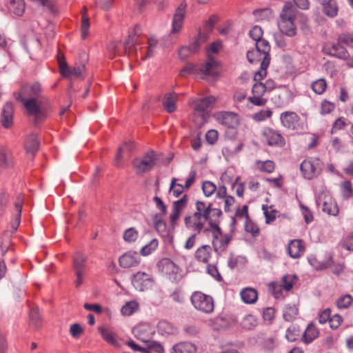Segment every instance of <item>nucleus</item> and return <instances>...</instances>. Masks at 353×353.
Listing matches in <instances>:
<instances>
[{"label": "nucleus", "mask_w": 353, "mask_h": 353, "mask_svg": "<svg viewBox=\"0 0 353 353\" xmlns=\"http://www.w3.org/2000/svg\"><path fill=\"white\" fill-rule=\"evenodd\" d=\"M196 212L190 216L185 219L187 227L201 231L203 228L205 221H209L210 229L215 230L219 232L218 225L219 219L222 214L221 210L212 208V204L206 205L204 202L197 201L196 203ZM206 231L208 229L205 230Z\"/></svg>", "instance_id": "nucleus-1"}, {"label": "nucleus", "mask_w": 353, "mask_h": 353, "mask_svg": "<svg viewBox=\"0 0 353 353\" xmlns=\"http://www.w3.org/2000/svg\"><path fill=\"white\" fill-rule=\"evenodd\" d=\"M296 10L291 2H287L282 8L277 21L279 28L282 34L292 37L296 34L294 24Z\"/></svg>", "instance_id": "nucleus-2"}, {"label": "nucleus", "mask_w": 353, "mask_h": 353, "mask_svg": "<svg viewBox=\"0 0 353 353\" xmlns=\"http://www.w3.org/2000/svg\"><path fill=\"white\" fill-rule=\"evenodd\" d=\"M217 19L218 17L216 15H212L208 20L205 21L202 28L199 29L198 39L195 41L194 46L192 47V49L190 50L188 47H182L179 52H178V54L182 58H184L188 56L189 54L194 52L202 43H204L208 39Z\"/></svg>", "instance_id": "nucleus-3"}, {"label": "nucleus", "mask_w": 353, "mask_h": 353, "mask_svg": "<svg viewBox=\"0 0 353 353\" xmlns=\"http://www.w3.org/2000/svg\"><path fill=\"white\" fill-rule=\"evenodd\" d=\"M256 52L263 54V58L261 63V68L257 71L254 77L256 81H260L267 74V68L270 63V46L268 41L261 39L256 41Z\"/></svg>", "instance_id": "nucleus-4"}, {"label": "nucleus", "mask_w": 353, "mask_h": 353, "mask_svg": "<svg viewBox=\"0 0 353 353\" xmlns=\"http://www.w3.org/2000/svg\"><path fill=\"white\" fill-rule=\"evenodd\" d=\"M191 301L194 307L206 314L214 311V303L212 296L201 292H194L191 296Z\"/></svg>", "instance_id": "nucleus-5"}, {"label": "nucleus", "mask_w": 353, "mask_h": 353, "mask_svg": "<svg viewBox=\"0 0 353 353\" xmlns=\"http://www.w3.org/2000/svg\"><path fill=\"white\" fill-rule=\"evenodd\" d=\"M281 125L293 131H302L305 129V124L301 117L293 111H285L280 114Z\"/></svg>", "instance_id": "nucleus-6"}, {"label": "nucleus", "mask_w": 353, "mask_h": 353, "mask_svg": "<svg viewBox=\"0 0 353 353\" xmlns=\"http://www.w3.org/2000/svg\"><path fill=\"white\" fill-rule=\"evenodd\" d=\"M157 163V155L153 151L148 152L134 160L133 165L137 174L151 170Z\"/></svg>", "instance_id": "nucleus-7"}, {"label": "nucleus", "mask_w": 353, "mask_h": 353, "mask_svg": "<svg viewBox=\"0 0 353 353\" xmlns=\"http://www.w3.org/2000/svg\"><path fill=\"white\" fill-rule=\"evenodd\" d=\"M323 164L319 158H309L305 159L301 164V171L305 179H312L318 176Z\"/></svg>", "instance_id": "nucleus-8"}, {"label": "nucleus", "mask_w": 353, "mask_h": 353, "mask_svg": "<svg viewBox=\"0 0 353 353\" xmlns=\"http://www.w3.org/2000/svg\"><path fill=\"white\" fill-rule=\"evenodd\" d=\"M26 110L29 115L33 116L37 120H40L44 117V112L43 110V98H30L22 99L21 101Z\"/></svg>", "instance_id": "nucleus-9"}, {"label": "nucleus", "mask_w": 353, "mask_h": 353, "mask_svg": "<svg viewBox=\"0 0 353 353\" xmlns=\"http://www.w3.org/2000/svg\"><path fill=\"white\" fill-rule=\"evenodd\" d=\"M316 204L321 208L322 211L329 215L336 216L339 213V208L332 197L325 192H321L316 196Z\"/></svg>", "instance_id": "nucleus-10"}, {"label": "nucleus", "mask_w": 353, "mask_h": 353, "mask_svg": "<svg viewBox=\"0 0 353 353\" xmlns=\"http://www.w3.org/2000/svg\"><path fill=\"white\" fill-rule=\"evenodd\" d=\"M132 283L136 290L144 291L150 289L154 283L152 276L144 272H137L132 278Z\"/></svg>", "instance_id": "nucleus-11"}, {"label": "nucleus", "mask_w": 353, "mask_h": 353, "mask_svg": "<svg viewBox=\"0 0 353 353\" xmlns=\"http://www.w3.org/2000/svg\"><path fill=\"white\" fill-rule=\"evenodd\" d=\"M58 63L60 72L62 76L68 78L77 77L81 78L84 72L85 66L78 65L73 68H70L67 64L65 58L60 53L58 54Z\"/></svg>", "instance_id": "nucleus-12"}, {"label": "nucleus", "mask_w": 353, "mask_h": 353, "mask_svg": "<svg viewBox=\"0 0 353 353\" xmlns=\"http://www.w3.org/2000/svg\"><path fill=\"white\" fill-rule=\"evenodd\" d=\"M261 134L263 140L270 146L283 147L285 144L284 137L274 129L264 128Z\"/></svg>", "instance_id": "nucleus-13"}, {"label": "nucleus", "mask_w": 353, "mask_h": 353, "mask_svg": "<svg viewBox=\"0 0 353 353\" xmlns=\"http://www.w3.org/2000/svg\"><path fill=\"white\" fill-rule=\"evenodd\" d=\"M158 271L172 281L176 280V265L175 263L169 258H163L157 263Z\"/></svg>", "instance_id": "nucleus-14"}, {"label": "nucleus", "mask_w": 353, "mask_h": 353, "mask_svg": "<svg viewBox=\"0 0 353 353\" xmlns=\"http://www.w3.org/2000/svg\"><path fill=\"white\" fill-rule=\"evenodd\" d=\"M134 336L139 340L148 343L154 342L151 341L152 335L154 333V328L148 323H139L132 329Z\"/></svg>", "instance_id": "nucleus-15"}, {"label": "nucleus", "mask_w": 353, "mask_h": 353, "mask_svg": "<svg viewBox=\"0 0 353 353\" xmlns=\"http://www.w3.org/2000/svg\"><path fill=\"white\" fill-rule=\"evenodd\" d=\"M213 234L212 245L214 250L219 254L222 253L230 242L232 240V236L230 234H223L221 229L219 228V232L215 230H211Z\"/></svg>", "instance_id": "nucleus-16"}, {"label": "nucleus", "mask_w": 353, "mask_h": 353, "mask_svg": "<svg viewBox=\"0 0 353 353\" xmlns=\"http://www.w3.org/2000/svg\"><path fill=\"white\" fill-rule=\"evenodd\" d=\"M41 85L38 83L27 84L23 86L19 92L16 94V99L21 101L22 99L39 98L41 95Z\"/></svg>", "instance_id": "nucleus-17"}, {"label": "nucleus", "mask_w": 353, "mask_h": 353, "mask_svg": "<svg viewBox=\"0 0 353 353\" xmlns=\"http://www.w3.org/2000/svg\"><path fill=\"white\" fill-rule=\"evenodd\" d=\"M216 121L229 128H236L239 124V117L232 112H220L216 114Z\"/></svg>", "instance_id": "nucleus-18"}, {"label": "nucleus", "mask_w": 353, "mask_h": 353, "mask_svg": "<svg viewBox=\"0 0 353 353\" xmlns=\"http://www.w3.org/2000/svg\"><path fill=\"white\" fill-rule=\"evenodd\" d=\"M138 29H139V27H136V28L130 33L128 39L124 43V51L128 56L137 55L138 46L140 44L137 36Z\"/></svg>", "instance_id": "nucleus-19"}, {"label": "nucleus", "mask_w": 353, "mask_h": 353, "mask_svg": "<svg viewBox=\"0 0 353 353\" xmlns=\"http://www.w3.org/2000/svg\"><path fill=\"white\" fill-rule=\"evenodd\" d=\"M139 254L134 251H128L122 254L119 259V265L123 268L135 267L140 263Z\"/></svg>", "instance_id": "nucleus-20"}, {"label": "nucleus", "mask_w": 353, "mask_h": 353, "mask_svg": "<svg viewBox=\"0 0 353 353\" xmlns=\"http://www.w3.org/2000/svg\"><path fill=\"white\" fill-rule=\"evenodd\" d=\"M88 265V256L81 252H77L72 257L74 272L86 273Z\"/></svg>", "instance_id": "nucleus-21"}, {"label": "nucleus", "mask_w": 353, "mask_h": 353, "mask_svg": "<svg viewBox=\"0 0 353 353\" xmlns=\"http://www.w3.org/2000/svg\"><path fill=\"white\" fill-rule=\"evenodd\" d=\"M98 330L102 339L106 343L116 347L121 346L117 334L110 327L100 326Z\"/></svg>", "instance_id": "nucleus-22"}, {"label": "nucleus", "mask_w": 353, "mask_h": 353, "mask_svg": "<svg viewBox=\"0 0 353 353\" xmlns=\"http://www.w3.org/2000/svg\"><path fill=\"white\" fill-rule=\"evenodd\" d=\"M216 98L213 96H208L197 99L194 105V110L210 114V110L213 108Z\"/></svg>", "instance_id": "nucleus-23"}, {"label": "nucleus", "mask_w": 353, "mask_h": 353, "mask_svg": "<svg viewBox=\"0 0 353 353\" xmlns=\"http://www.w3.org/2000/svg\"><path fill=\"white\" fill-rule=\"evenodd\" d=\"M154 226L163 237L167 239L168 242L172 244L174 243V236L172 232L167 230L166 224L165 221L161 219V216L156 215L154 216Z\"/></svg>", "instance_id": "nucleus-24"}, {"label": "nucleus", "mask_w": 353, "mask_h": 353, "mask_svg": "<svg viewBox=\"0 0 353 353\" xmlns=\"http://www.w3.org/2000/svg\"><path fill=\"white\" fill-rule=\"evenodd\" d=\"M128 346L132 348L134 351L141 352L143 353H151L152 352H155L157 353L161 352L163 351L162 345L157 342H151L147 347H142L137 345L132 340L128 341L126 342Z\"/></svg>", "instance_id": "nucleus-25"}, {"label": "nucleus", "mask_w": 353, "mask_h": 353, "mask_svg": "<svg viewBox=\"0 0 353 353\" xmlns=\"http://www.w3.org/2000/svg\"><path fill=\"white\" fill-rule=\"evenodd\" d=\"M321 6L322 11L327 17L333 18L338 14L339 6L336 0H316Z\"/></svg>", "instance_id": "nucleus-26"}, {"label": "nucleus", "mask_w": 353, "mask_h": 353, "mask_svg": "<svg viewBox=\"0 0 353 353\" xmlns=\"http://www.w3.org/2000/svg\"><path fill=\"white\" fill-rule=\"evenodd\" d=\"M288 253L293 259H297L303 254L305 248L303 241L300 239L292 240L288 244Z\"/></svg>", "instance_id": "nucleus-27"}, {"label": "nucleus", "mask_w": 353, "mask_h": 353, "mask_svg": "<svg viewBox=\"0 0 353 353\" xmlns=\"http://www.w3.org/2000/svg\"><path fill=\"white\" fill-rule=\"evenodd\" d=\"M13 122V107L12 103H7L3 108L1 113L2 125L8 128L12 125Z\"/></svg>", "instance_id": "nucleus-28"}, {"label": "nucleus", "mask_w": 353, "mask_h": 353, "mask_svg": "<svg viewBox=\"0 0 353 353\" xmlns=\"http://www.w3.org/2000/svg\"><path fill=\"white\" fill-rule=\"evenodd\" d=\"M309 263L316 270H323L328 268L333 264V259L331 255L325 261H319L315 256L308 257Z\"/></svg>", "instance_id": "nucleus-29"}, {"label": "nucleus", "mask_w": 353, "mask_h": 353, "mask_svg": "<svg viewBox=\"0 0 353 353\" xmlns=\"http://www.w3.org/2000/svg\"><path fill=\"white\" fill-rule=\"evenodd\" d=\"M240 295L242 301L247 304H253L258 299L257 291L252 288H245L243 289Z\"/></svg>", "instance_id": "nucleus-30"}, {"label": "nucleus", "mask_w": 353, "mask_h": 353, "mask_svg": "<svg viewBox=\"0 0 353 353\" xmlns=\"http://www.w3.org/2000/svg\"><path fill=\"white\" fill-rule=\"evenodd\" d=\"M8 8L10 13L21 17L25 12L26 4L23 0H10Z\"/></svg>", "instance_id": "nucleus-31"}, {"label": "nucleus", "mask_w": 353, "mask_h": 353, "mask_svg": "<svg viewBox=\"0 0 353 353\" xmlns=\"http://www.w3.org/2000/svg\"><path fill=\"white\" fill-rule=\"evenodd\" d=\"M341 44L342 43L339 42L338 43L333 44L332 46L328 48V54L339 59H347L349 57V54Z\"/></svg>", "instance_id": "nucleus-32"}, {"label": "nucleus", "mask_w": 353, "mask_h": 353, "mask_svg": "<svg viewBox=\"0 0 353 353\" xmlns=\"http://www.w3.org/2000/svg\"><path fill=\"white\" fill-rule=\"evenodd\" d=\"M22 205H23V199L21 197H19L14 203L15 214H14V218H13L14 220L11 223V228L12 229V232L17 231V230L20 224L21 211H22Z\"/></svg>", "instance_id": "nucleus-33"}, {"label": "nucleus", "mask_w": 353, "mask_h": 353, "mask_svg": "<svg viewBox=\"0 0 353 353\" xmlns=\"http://www.w3.org/2000/svg\"><path fill=\"white\" fill-rule=\"evenodd\" d=\"M176 94L175 92L167 94L163 99V107L165 110L169 112H174L176 109Z\"/></svg>", "instance_id": "nucleus-34"}, {"label": "nucleus", "mask_w": 353, "mask_h": 353, "mask_svg": "<svg viewBox=\"0 0 353 353\" xmlns=\"http://www.w3.org/2000/svg\"><path fill=\"white\" fill-rule=\"evenodd\" d=\"M39 141L37 134H30L26 139L25 148L28 153L34 154L39 149Z\"/></svg>", "instance_id": "nucleus-35"}, {"label": "nucleus", "mask_w": 353, "mask_h": 353, "mask_svg": "<svg viewBox=\"0 0 353 353\" xmlns=\"http://www.w3.org/2000/svg\"><path fill=\"white\" fill-rule=\"evenodd\" d=\"M299 314L298 307L295 304H288L285 306L283 316L286 321H292L297 317Z\"/></svg>", "instance_id": "nucleus-36"}, {"label": "nucleus", "mask_w": 353, "mask_h": 353, "mask_svg": "<svg viewBox=\"0 0 353 353\" xmlns=\"http://www.w3.org/2000/svg\"><path fill=\"white\" fill-rule=\"evenodd\" d=\"M319 336V330L313 323L307 327L303 336L304 343L308 344L312 342Z\"/></svg>", "instance_id": "nucleus-37"}, {"label": "nucleus", "mask_w": 353, "mask_h": 353, "mask_svg": "<svg viewBox=\"0 0 353 353\" xmlns=\"http://www.w3.org/2000/svg\"><path fill=\"white\" fill-rule=\"evenodd\" d=\"M12 161L5 148L0 149V174L12 165Z\"/></svg>", "instance_id": "nucleus-38"}, {"label": "nucleus", "mask_w": 353, "mask_h": 353, "mask_svg": "<svg viewBox=\"0 0 353 353\" xmlns=\"http://www.w3.org/2000/svg\"><path fill=\"white\" fill-rule=\"evenodd\" d=\"M139 307V304L136 301L126 302L121 308V313L123 316H129L135 313Z\"/></svg>", "instance_id": "nucleus-39"}, {"label": "nucleus", "mask_w": 353, "mask_h": 353, "mask_svg": "<svg viewBox=\"0 0 353 353\" xmlns=\"http://www.w3.org/2000/svg\"><path fill=\"white\" fill-rule=\"evenodd\" d=\"M210 251L211 248L210 245H202L196 251L195 256L199 261L207 263L210 257Z\"/></svg>", "instance_id": "nucleus-40"}, {"label": "nucleus", "mask_w": 353, "mask_h": 353, "mask_svg": "<svg viewBox=\"0 0 353 353\" xmlns=\"http://www.w3.org/2000/svg\"><path fill=\"white\" fill-rule=\"evenodd\" d=\"M246 263L247 259L245 256L230 254L228 263L231 269H234L244 267Z\"/></svg>", "instance_id": "nucleus-41"}, {"label": "nucleus", "mask_w": 353, "mask_h": 353, "mask_svg": "<svg viewBox=\"0 0 353 353\" xmlns=\"http://www.w3.org/2000/svg\"><path fill=\"white\" fill-rule=\"evenodd\" d=\"M187 3L183 0L178 6V32L183 28V21L186 17Z\"/></svg>", "instance_id": "nucleus-42"}, {"label": "nucleus", "mask_w": 353, "mask_h": 353, "mask_svg": "<svg viewBox=\"0 0 353 353\" xmlns=\"http://www.w3.org/2000/svg\"><path fill=\"white\" fill-rule=\"evenodd\" d=\"M210 117V114L208 112H201L194 111L192 121L195 123L196 128L202 127L205 123H207Z\"/></svg>", "instance_id": "nucleus-43"}, {"label": "nucleus", "mask_w": 353, "mask_h": 353, "mask_svg": "<svg viewBox=\"0 0 353 353\" xmlns=\"http://www.w3.org/2000/svg\"><path fill=\"white\" fill-rule=\"evenodd\" d=\"M253 15L256 20H269L272 17V12L269 8H263L253 12Z\"/></svg>", "instance_id": "nucleus-44"}, {"label": "nucleus", "mask_w": 353, "mask_h": 353, "mask_svg": "<svg viewBox=\"0 0 353 353\" xmlns=\"http://www.w3.org/2000/svg\"><path fill=\"white\" fill-rule=\"evenodd\" d=\"M312 90L318 94H322L326 90L327 83L324 79H319L314 81L311 85Z\"/></svg>", "instance_id": "nucleus-45"}, {"label": "nucleus", "mask_w": 353, "mask_h": 353, "mask_svg": "<svg viewBox=\"0 0 353 353\" xmlns=\"http://www.w3.org/2000/svg\"><path fill=\"white\" fill-rule=\"evenodd\" d=\"M159 241L156 239H153L150 242L143 246L140 251L142 256H148L154 252L158 247Z\"/></svg>", "instance_id": "nucleus-46"}, {"label": "nucleus", "mask_w": 353, "mask_h": 353, "mask_svg": "<svg viewBox=\"0 0 353 353\" xmlns=\"http://www.w3.org/2000/svg\"><path fill=\"white\" fill-rule=\"evenodd\" d=\"M158 40L154 36H151L148 40V50L145 56L142 57V59H145L148 57H151L153 55L154 49L158 45Z\"/></svg>", "instance_id": "nucleus-47"}, {"label": "nucleus", "mask_w": 353, "mask_h": 353, "mask_svg": "<svg viewBox=\"0 0 353 353\" xmlns=\"http://www.w3.org/2000/svg\"><path fill=\"white\" fill-rule=\"evenodd\" d=\"M242 327L247 330H251L257 325V321L254 316L246 315L242 320Z\"/></svg>", "instance_id": "nucleus-48"}, {"label": "nucleus", "mask_w": 353, "mask_h": 353, "mask_svg": "<svg viewBox=\"0 0 353 353\" xmlns=\"http://www.w3.org/2000/svg\"><path fill=\"white\" fill-rule=\"evenodd\" d=\"M30 320L31 323L35 327H39L41 325V316L37 307H32L30 310Z\"/></svg>", "instance_id": "nucleus-49"}, {"label": "nucleus", "mask_w": 353, "mask_h": 353, "mask_svg": "<svg viewBox=\"0 0 353 353\" xmlns=\"http://www.w3.org/2000/svg\"><path fill=\"white\" fill-rule=\"evenodd\" d=\"M158 331L161 334H170L174 332V327L169 322L166 321H161L157 325Z\"/></svg>", "instance_id": "nucleus-50"}, {"label": "nucleus", "mask_w": 353, "mask_h": 353, "mask_svg": "<svg viewBox=\"0 0 353 353\" xmlns=\"http://www.w3.org/2000/svg\"><path fill=\"white\" fill-rule=\"evenodd\" d=\"M341 194L343 198L349 199L353 196V188L350 181H346L341 183Z\"/></svg>", "instance_id": "nucleus-51"}, {"label": "nucleus", "mask_w": 353, "mask_h": 353, "mask_svg": "<svg viewBox=\"0 0 353 353\" xmlns=\"http://www.w3.org/2000/svg\"><path fill=\"white\" fill-rule=\"evenodd\" d=\"M296 279V275L287 274L283 276L282 278L283 289L285 291H290L293 287L294 281Z\"/></svg>", "instance_id": "nucleus-52"}, {"label": "nucleus", "mask_w": 353, "mask_h": 353, "mask_svg": "<svg viewBox=\"0 0 353 353\" xmlns=\"http://www.w3.org/2000/svg\"><path fill=\"white\" fill-rule=\"evenodd\" d=\"M139 236V232L135 228H130L123 234V239L129 243L134 242Z\"/></svg>", "instance_id": "nucleus-53"}, {"label": "nucleus", "mask_w": 353, "mask_h": 353, "mask_svg": "<svg viewBox=\"0 0 353 353\" xmlns=\"http://www.w3.org/2000/svg\"><path fill=\"white\" fill-rule=\"evenodd\" d=\"M196 348L192 343H181L178 344V353H196Z\"/></svg>", "instance_id": "nucleus-54"}, {"label": "nucleus", "mask_w": 353, "mask_h": 353, "mask_svg": "<svg viewBox=\"0 0 353 353\" xmlns=\"http://www.w3.org/2000/svg\"><path fill=\"white\" fill-rule=\"evenodd\" d=\"M202 190L205 196H212L216 190V186L211 181H206L202 184Z\"/></svg>", "instance_id": "nucleus-55"}, {"label": "nucleus", "mask_w": 353, "mask_h": 353, "mask_svg": "<svg viewBox=\"0 0 353 353\" xmlns=\"http://www.w3.org/2000/svg\"><path fill=\"white\" fill-rule=\"evenodd\" d=\"M272 112L270 109L262 110L253 114L252 118L256 121H263L272 117Z\"/></svg>", "instance_id": "nucleus-56"}, {"label": "nucleus", "mask_w": 353, "mask_h": 353, "mask_svg": "<svg viewBox=\"0 0 353 353\" xmlns=\"http://www.w3.org/2000/svg\"><path fill=\"white\" fill-rule=\"evenodd\" d=\"M353 299L351 295L346 294L339 298L336 302V305L340 309L347 308L352 303Z\"/></svg>", "instance_id": "nucleus-57"}, {"label": "nucleus", "mask_w": 353, "mask_h": 353, "mask_svg": "<svg viewBox=\"0 0 353 353\" xmlns=\"http://www.w3.org/2000/svg\"><path fill=\"white\" fill-rule=\"evenodd\" d=\"M216 62L214 59H210L201 68V71L205 75H210L212 74V69L216 66Z\"/></svg>", "instance_id": "nucleus-58"}, {"label": "nucleus", "mask_w": 353, "mask_h": 353, "mask_svg": "<svg viewBox=\"0 0 353 353\" xmlns=\"http://www.w3.org/2000/svg\"><path fill=\"white\" fill-rule=\"evenodd\" d=\"M258 164H260V169L261 171L267 172V173H272L274 170V163L273 161L268 160L265 161H259L257 162Z\"/></svg>", "instance_id": "nucleus-59"}, {"label": "nucleus", "mask_w": 353, "mask_h": 353, "mask_svg": "<svg viewBox=\"0 0 353 353\" xmlns=\"http://www.w3.org/2000/svg\"><path fill=\"white\" fill-rule=\"evenodd\" d=\"M90 27L89 18L85 15L83 14L81 17V37L85 39L88 34V30Z\"/></svg>", "instance_id": "nucleus-60"}, {"label": "nucleus", "mask_w": 353, "mask_h": 353, "mask_svg": "<svg viewBox=\"0 0 353 353\" xmlns=\"http://www.w3.org/2000/svg\"><path fill=\"white\" fill-rule=\"evenodd\" d=\"M299 330L294 325H291L286 330L285 338L290 342L296 341V336L299 335Z\"/></svg>", "instance_id": "nucleus-61"}, {"label": "nucleus", "mask_w": 353, "mask_h": 353, "mask_svg": "<svg viewBox=\"0 0 353 353\" xmlns=\"http://www.w3.org/2000/svg\"><path fill=\"white\" fill-rule=\"evenodd\" d=\"M340 43L345 44L347 46L353 48V34H343L339 37Z\"/></svg>", "instance_id": "nucleus-62"}, {"label": "nucleus", "mask_w": 353, "mask_h": 353, "mask_svg": "<svg viewBox=\"0 0 353 353\" xmlns=\"http://www.w3.org/2000/svg\"><path fill=\"white\" fill-rule=\"evenodd\" d=\"M265 85L261 82H256L252 87L253 96H263L266 92Z\"/></svg>", "instance_id": "nucleus-63"}, {"label": "nucleus", "mask_w": 353, "mask_h": 353, "mask_svg": "<svg viewBox=\"0 0 353 353\" xmlns=\"http://www.w3.org/2000/svg\"><path fill=\"white\" fill-rule=\"evenodd\" d=\"M342 246L347 250H353V232L344 236Z\"/></svg>", "instance_id": "nucleus-64"}]
</instances>
